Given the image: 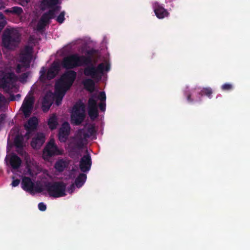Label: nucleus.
<instances>
[{
	"label": "nucleus",
	"mask_w": 250,
	"mask_h": 250,
	"mask_svg": "<svg viewBox=\"0 0 250 250\" xmlns=\"http://www.w3.org/2000/svg\"><path fill=\"white\" fill-rule=\"evenodd\" d=\"M77 73L73 70L63 73L55 84V90L53 94V101L57 105H60L66 91L72 85L76 79Z\"/></svg>",
	"instance_id": "f257e3e1"
},
{
	"label": "nucleus",
	"mask_w": 250,
	"mask_h": 250,
	"mask_svg": "<svg viewBox=\"0 0 250 250\" xmlns=\"http://www.w3.org/2000/svg\"><path fill=\"white\" fill-rule=\"evenodd\" d=\"M85 66L83 74L97 81L101 79L104 71H108L110 68L109 65H105L104 63H100L97 66H94L92 63V58L89 56L86 57Z\"/></svg>",
	"instance_id": "f03ea898"
},
{
	"label": "nucleus",
	"mask_w": 250,
	"mask_h": 250,
	"mask_svg": "<svg viewBox=\"0 0 250 250\" xmlns=\"http://www.w3.org/2000/svg\"><path fill=\"white\" fill-rule=\"evenodd\" d=\"M21 42V36L18 31L14 29H6L2 35V44L9 50H14Z\"/></svg>",
	"instance_id": "7ed1b4c3"
},
{
	"label": "nucleus",
	"mask_w": 250,
	"mask_h": 250,
	"mask_svg": "<svg viewBox=\"0 0 250 250\" xmlns=\"http://www.w3.org/2000/svg\"><path fill=\"white\" fill-rule=\"evenodd\" d=\"M66 186L63 182H55L53 183H48L46 188L50 197L59 198L66 195Z\"/></svg>",
	"instance_id": "20e7f679"
},
{
	"label": "nucleus",
	"mask_w": 250,
	"mask_h": 250,
	"mask_svg": "<svg viewBox=\"0 0 250 250\" xmlns=\"http://www.w3.org/2000/svg\"><path fill=\"white\" fill-rule=\"evenodd\" d=\"M59 64L54 62L50 68L48 69L45 75L46 70L44 67H42L40 71V79L41 81L44 82L46 80H50L54 79L60 71Z\"/></svg>",
	"instance_id": "39448f33"
},
{
	"label": "nucleus",
	"mask_w": 250,
	"mask_h": 250,
	"mask_svg": "<svg viewBox=\"0 0 250 250\" xmlns=\"http://www.w3.org/2000/svg\"><path fill=\"white\" fill-rule=\"evenodd\" d=\"M78 61V54L74 53L64 57L62 61L61 64L66 69H72L80 67Z\"/></svg>",
	"instance_id": "423d86ee"
},
{
	"label": "nucleus",
	"mask_w": 250,
	"mask_h": 250,
	"mask_svg": "<svg viewBox=\"0 0 250 250\" xmlns=\"http://www.w3.org/2000/svg\"><path fill=\"white\" fill-rule=\"evenodd\" d=\"M63 152V149L58 147L54 141H50L44 148L43 154L44 157L50 158L56 155H62Z\"/></svg>",
	"instance_id": "0eeeda50"
},
{
	"label": "nucleus",
	"mask_w": 250,
	"mask_h": 250,
	"mask_svg": "<svg viewBox=\"0 0 250 250\" xmlns=\"http://www.w3.org/2000/svg\"><path fill=\"white\" fill-rule=\"evenodd\" d=\"M22 188L26 192L32 194L35 190L37 192H41L42 189L41 188L35 187V184L29 177H24L22 179L21 184Z\"/></svg>",
	"instance_id": "6e6552de"
},
{
	"label": "nucleus",
	"mask_w": 250,
	"mask_h": 250,
	"mask_svg": "<svg viewBox=\"0 0 250 250\" xmlns=\"http://www.w3.org/2000/svg\"><path fill=\"white\" fill-rule=\"evenodd\" d=\"M55 18L54 16L53 11L49 10L48 11L44 13L41 17L40 20L37 25V29L38 31H41L43 30L45 27L49 24L50 20Z\"/></svg>",
	"instance_id": "1a4fd4ad"
},
{
	"label": "nucleus",
	"mask_w": 250,
	"mask_h": 250,
	"mask_svg": "<svg viewBox=\"0 0 250 250\" xmlns=\"http://www.w3.org/2000/svg\"><path fill=\"white\" fill-rule=\"evenodd\" d=\"M38 125V120L36 117L30 118L27 123L24 125V128L26 130L25 137L29 139L32 135V132H34L37 128Z\"/></svg>",
	"instance_id": "9d476101"
},
{
	"label": "nucleus",
	"mask_w": 250,
	"mask_h": 250,
	"mask_svg": "<svg viewBox=\"0 0 250 250\" xmlns=\"http://www.w3.org/2000/svg\"><path fill=\"white\" fill-rule=\"evenodd\" d=\"M34 99L32 97H26L22 104L21 110L25 118H28L31 114L33 108Z\"/></svg>",
	"instance_id": "9b49d317"
},
{
	"label": "nucleus",
	"mask_w": 250,
	"mask_h": 250,
	"mask_svg": "<svg viewBox=\"0 0 250 250\" xmlns=\"http://www.w3.org/2000/svg\"><path fill=\"white\" fill-rule=\"evenodd\" d=\"M70 125L67 122H64L59 130L58 137L61 142L64 143L68 139L70 133Z\"/></svg>",
	"instance_id": "f8f14e48"
},
{
	"label": "nucleus",
	"mask_w": 250,
	"mask_h": 250,
	"mask_svg": "<svg viewBox=\"0 0 250 250\" xmlns=\"http://www.w3.org/2000/svg\"><path fill=\"white\" fill-rule=\"evenodd\" d=\"M92 165L91 156L89 153L84 155L80 161L79 167L81 171L87 172L90 170Z\"/></svg>",
	"instance_id": "ddd939ff"
},
{
	"label": "nucleus",
	"mask_w": 250,
	"mask_h": 250,
	"mask_svg": "<svg viewBox=\"0 0 250 250\" xmlns=\"http://www.w3.org/2000/svg\"><path fill=\"white\" fill-rule=\"evenodd\" d=\"M88 114L91 120H95L99 115L97 102L91 97L88 101Z\"/></svg>",
	"instance_id": "4468645a"
},
{
	"label": "nucleus",
	"mask_w": 250,
	"mask_h": 250,
	"mask_svg": "<svg viewBox=\"0 0 250 250\" xmlns=\"http://www.w3.org/2000/svg\"><path fill=\"white\" fill-rule=\"evenodd\" d=\"M153 8L156 16L159 19L167 17L169 14L167 10L158 2L153 4Z\"/></svg>",
	"instance_id": "2eb2a0df"
},
{
	"label": "nucleus",
	"mask_w": 250,
	"mask_h": 250,
	"mask_svg": "<svg viewBox=\"0 0 250 250\" xmlns=\"http://www.w3.org/2000/svg\"><path fill=\"white\" fill-rule=\"evenodd\" d=\"M89 138L88 135L86 133L84 129H81L78 130L77 134V140L76 145L77 147L82 148L83 146L84 142Z\"/></svg>",
	"instance_id": "dca6fc26"
},
{
	"label": "nucleus",
	"mask_w": 250,
	"mask_h": 250,
	"mask_svg": "<svg viewBox=\"0 0 250 250\" xmlns=\"http://www.w3.org/2000/svg\"><path fill=\"white\" fill-rule=\"evenodd\" d=\"M45 142V136L42 133H38L37 135L33 138L31 146L34 149H39Z\"/></svg>",
	"instance_id": "f3484780"
},
{
	"label": "nucleus",
	"mask_w": 250,
	"mask_h": 250,
	"mask_svg": "<svg viewBox=\"0 0 250 250\" xmlns=\"http://www.w3.org/2000/svg\"><path fill=\"white\" fill-rule=\"evenodd\" d=\"M53 102V94L48 93L45 95L42 102V109L44 112L47 111Z\"/></svg>",
	"instance_id": "a211bd4d"
},
{
	"label": "nucleus",
	"mask_w": 250,
	"mask_h": 250,
	"mask_svg": "<svg viewBox=\"0 0 250 250\" xmlns=\"http://www.w3.org/2000/svg\"><path fill=\"white\" fill-rule=\"evenodd\" d=\"M21 163V159L16 154H13L10 156L9 163L13 169H17L20 168Z\"/></svg>",
	"instance_id": "6ab92c4d"
},
{
	"label": "nucleus",
	"mask_w": 250,
	"mask_h": 250,
	"mask_svg": "<svg viewBox=\"0 0 250 250\" xmlns=\"http://www.w3.org/2000/svg\"><path fill=\"white\" fill-rule=\"evenodd\" d=\"M85 117V113L83 112L82 113H72V122L75 125H80L84 120Z\"/></svg>",
	"instance_id": "aec40b11"
},
{
	"label": "nucleus",
	"mask_w": 250,
	"mask_h": 250,
	"mask_svg": "<svg viewBox=\"0 0 250 250\" xmlns=\"http://www.w3.org/2000/svg\"><path fill=\"white\" fill-rule=\"evenodd\" d=\"M19 57L20 62L23 64V67L26 68H29L33 56L20 53Z\"/></svg>",
	"instance_id": "412c9836"
},
{
	"label": "nucleus",
	"mask_w": 250,
	"mask_h": 250,
	"mask_svg": "<svg viewBox=\"0 0 250 250\" xmlns=\"http://www.w3.org/2000/svg\"><path fill=\"white\" fill-rule=\"evenodd\" d=\"M12 77L11 74H8L4 76L0 80V84L3 88H8L10 87L12 83Z\"/></svg>",
	"instance_id": "4be33fe9"
},
{
	"label": "nucleus",
	"mask_w": 250,
	"mask_h": 250,
	"mask_svg": "<svg viewBox=\"0 0 250 250\" xmlns=\"http://www.w3.org/2000/svg\"><path fill=\"white\" fill-rule=\"evenodd\" d=\"M47 124L49 128L51 130H54L56 128L58 125V118L56 114H53L48 119Z\"/></svg>",
	"instance_id": "5701e85b"
},
{
	"label": "nucleus",
	"mask_w": 250,
	"mask_h": 250,
	"mask_svg": "<svg viewBox=\"0 0 250 250\" xmlns=\"http://www.w3.org/2000/svg\"><path fill=\"white\" fill-rule=\"evenodd\" d=\"M86 175L84 173H80L75 181V184L78 188H80L85 183L86 179Z\"/></svg>",
	"instance_id": "b1692460"
},
{
	"label": "nucleus",
	"mask_w": 250,
	"mask_h": 250,
	"mask_svg": "<svg viewBox=\"0 0 250 250\" xmlns=\"http://www.w3.org/2000/svg\"><path fill=\"white\" fill-rule=\"evenodd\" d=\"M67 166V163L63 159H59L55 164L54 167L59 172H62Z\"/></svg>",
	"instance_id": "393cba45"
},
{
	"label": "nucleus",
	"mask_w": 250,
	"mask_h": 250,
	"mask_svg": "<svg viewBox=\"0 0 250 250\" xmlns=\"http://www.w3.org/2000/svg\"><path fill=\"white\" fill-rule=\"evenodd\" d=\"M92 78H88L83 81V84L84 88L88 91L92 92L95 86V83L92 79Z\"/></svg>",
	"instance_id": "a878e982"
},
{
	"label": "nucleus",
	"mask_w": 250,
	"mask_h": 250,
	"mask_svg": "<svg viewBox=\"0 0 250 250\" xmlns=\"http://www.w3.org/2000/svg\"><path fill=\"white\" fill-rule=\"evenodd\" d=\"M4 12L6 13H11L20 16L23 13V10L20 7L14 6L10 9H6Z\"/></svg>",
	"instance_id": "bb28decb"
},
{
	"label": "nucleus",
	"mask_w": 250,
	"mask_h": 250,
	"mask_svg": "<svg viewBox=\"0 0 250 250\" xmlns=\"http://www.w3.org/2000/svg\"><path fill=\"white\" fill-rule=\"evenodd\" d=\"M85 113V106L83 103L76 104L73 108V111L72 113Z\"/></svg>",
	"instance_id": "cd10ccee"
},
{
	"label": "nucleus",
	"mask_w": 250,
	"mask_h": 250,
	"mask_svg": "<svg viewBox=\"0 0 250 250\" xmlns=\"http://www.w3.org/2000/svg\"><path fill=\"white\" fill-rule=\"evenodd\" d=\"M23 138L22 136L17 135L14 139V145L17 149L22 151Z\"/></svg>",
	"instance_id": "c85d7f7f"
},
{
	"label": "nucleus",
	"mask_w": 250,
	"mask_h": 250,
	"mask_svg": "<svg viewBox=\"0 0 250 250\" xmlns=\"http://www.w3.org/2000/svg\"><path fill=\"white\" fill-rule=\"evenodd\" d=\"M212 90L209 87L203 88L201 91L199 92V94L201 96H206L209 98H211Z\"/></svg>",
	"instance_id": "c756f323"
},
{
	"label": "nucleus",
	"mask_w": 250,
	"mask_h": 250,
	"mask_svg": "<svg viewBox=\"0 0 250 250\" xmlns=\"http://www.w3.org/2000/svg\"><path fill=\"white\" fill-rule=\"evenodd\" d=\"M84 129L86 133L88 135L89 138L95 135L96 133L95 126L93 125H90Z\"/></svg>",
	"instance_id": "7c9ffc66"
},
{
	"label": "nucleus",
	"mask_w": 250,
	"mask_h": 250,
	"mask_svg": "<svg viewBox=\"0 0 250 250\" xmlns=\"http://www.w3.org/2000/svg\"><path fill=\"white\" fill-rule=\"evenodd\" d=\"M58 0H43V3L48 8H52L53 6L57 5Z\"/></svg>",
	"instance_id": "2f4dec72"
},
{
	"label": "nucleus",
	"mask_w": 250,
	"mask_h": 250,
	"mask_svg": "<svg viewBox=\"0 0 250 250\" xmlns=\"http://www.w3.org/2000/svg\"><path fill=\"white\" fill-rule=\"evenodd\" d=\"M33 48L29 45H26L20 53L33 56Z\"/></svg>",
	"instance_id": "473e14b6"
},
{
	"label": "nucleus",
	"mask_w": 250,
	"mask_h": 250,
	"mask_svg": "<svg viewBox=\"0 0 250 250\" xmlns=\"http://www.w3.org/2000/svg\"><path fill=\"white\" fill-rule=\"evenodd\" d=\"M6 23L5 18L3 14L0 12V32L4 27Z\"/></svg>",
	"instance_id": "72a5a7b5"
},
{
	"label": "nucleus",
	"mask_w": 250,
	"mask_h": 250,
	"mask_svg": "<svg viewBox=\"0 0 250 250\" xmlns=\"http://www.w3.org/2000/svg\"><path fill=\"white\" fill-rule=\"evenodd\" d=\"M86 56L80 55L78 54V62L80 64V66H85Z\"/></svg>",
	"instance_id": "f704fd0d"
},
{
	"label": "nucleus",
	"mask_w": 250,
	"mask_h": 250,
	"mask_svg": "<svg viewBox=\"0 0 250 250\" xmlns=\"http://www.w3.org/2000/svg\"><path fill=\"white\" fill-rule=\"evenodd\" d=\"M64 16H65V12L64 11L62 12L60 14V15L57 17V18L56 19L57 21L60 23H62L65 20Z\"/></svg>",
	"instance_id": "c9c22d12"
},
{
	"label": "nucleus",
	"mask_w": 250,
	"mask_h": 250,
	"mask_svg": "<svg viewBox=\"0 0 250 250\" xmlns=\"http://www.w3.org/2000/svg\"><path fill=\"white\" fill-rule=\"evenodd\" d=\"M221 88L224 91H229L232 89L233 85L230 83H226L222 85Z\"/></svg>",
	"instance_id": "e433bc0d"
},
{
	"label": "nucleus",
	"mask_w": 250,
	"mask_h": 250,
	"mask_svg": "<svg viewBox=\"0 0 250 250\" xmlns=\"http://www.w3.org/2000/svg\"><path fill=\"white\" fill-rule=\"evenodd\" d=\"M29 72H27L21 74L20 77V80L21 82H26L27 79L29 75Z\"/></svg>",
	"instance_id": "4c0bfd02"
},
{
	"label": "nucleus",
	"mask_w": 250,
	"mask_h": 250,
	"mask_svg": "<svg viewBox=\"0 0 250 250\" xmlns=\"http://www.w3.org/2000/svg\"><path fill=\"white\" fill-rule=\"evenodd\" d=\"M98 98L100 100V102H105L106 95L105 92L104 91L100 92L98 96Z\"/></svg>",
	"instance_id": "58836bf2"
},
{
	"label": "nucleus",
	"mask_w": 250,
	"mask_h": 250,
	"mask_svg": "<svg viewBox=\"0 0 250 250\" xmlns=\"http://www.w3.org/2000/svg\"><path fill=\"white\" fill-rule=\"evenodd\" d=\"M38 208L41 211H44L46 209V206L43 203L41 202L38 204Z\"/></svg>",
	"instance_id": "ea45409f"
},
{
	"label": "nucleus",
	"mask_w": 250,
	"mask_h": 250,
	"mask_svg": "<svg viewBox=\"0 0 250 250\" xmlns=\"http://www.w3.org/2000/svg\"><path fill=\"white\" fill-rule=\"evenodd\" d=\"M99 107L102 111L104 112L106 108L105 102H100L99 104Z\"/></svg>",
	"instance_id": "a19ab883"
},
{
	"label": "nucleus",
	"mask_w": 250,
	"mask_h": 250,
	"mask_svg": "<svg viewBox=\"0 0 250 250\" xmlns=\"http://www.w3.org/2000/svg\"><path fill=\"white\" fill-rule=\"evenodd\" d=\"M60 9H61V6H56V5L53 6L52 8H51V9H50L49 10L53 11L54 16L55 17V12L57 11H60Z\"/></svg>",
	"instance_id": "79ce46f5"
},
{
	"label": "nucleus",
	"mask_w": 250,
	"mask_h": 250,
	"mask_svg": "<svg viewBox=\"0 0 250 250\" xmlns=\"http://www.w3.org/2000/svg\"><path fill=\"white\" fill-rule=\"evenodd\" d=\"M20 183V180L19 179H17L15 180H14L12 181L11 185L13 187H15L18 186L19 185Z\"/></svg>",
	"instance_id": "37998d69"
},
{
	"label": "nucleus",
	"mask_w": 250,
	"mask_h": 250,
	"mask_svg": "<svg viewBox=\"0 0 250 250\" xmlns=\"http://www.w3.org/2000/svg\"><path fill=\"white\" fill-rule=\"evenodd\" d=\"M96 50H95L94 49H91L88 50L86 51V54L88 56L91 57V56L93 55L94 54H95L96 53Z\"/></svg>",
	"instance_id": "c03bdc74"
},
{
	"label": "nucleus",
	"mask_w": 250,
	"mask_h": 250,
	"mask_svg": "<svg viewBox=\"0 0 250 250\" xmlns=\"http://www.w3.org/2000/svg\"><path fill=\"white\" fill-rule=\"evenodd\" d=\"M75 186L74 184H72L70 185V186L68 188V191L69 193H71L73 192L75 189Z\"/></svg>",
	"instance_id": "a18cd8bd"
},
{
	"label": "nucleus",
	"mask_w": 250,
	"mask_h": 250,
	"mask_svg": "<svg viewBox=\"0 0 250 250\" xmlns=\"http://www.w3.org/2000/svg\"><path fill=\"white\" fill-rule=\"evenodd\" d=\"M23 66V64H18L17 66V68H16V72L17 73H20L21 72V68Z\"/></svg>",
	"instance_id": "49530a36"
},
{
	"label": "nucleus",
	"mask_w": 250,
	"mask_h": 250,
	"mask_svg": "<svg viewBox=\"0 0 250 250\" xmlns=\"http://www.w3.org/2000/svg\"><path fill=\"white\" fill-rule=\"evenodd\" d=\"M9 99L11 101L16 100V97L13 94L10 95Z\"/></svg>",
	"instance_id": "de8ad7c7"
},
{
	"label": "nucleus",
	"mask_w": 250,
	"mask_h": 250,
	"mask_svg": "<svg viewBox=\"0 0 250 250\" xmlns=\"http://www.w3.org/2000/svg\"><path fill=\"white\" fill-rule=\"evenodd\" d=\"M187 100L188 102H193V100L191 99V95L190 94H188V96H187Z\"/></svg>",
	"instance_id": "09e8293b"
},
{
	"label": "nucleus",
	"mask_w": 250,
	"mask_h": 250,
	"mask_svg": "<svg viewBox=\"0 0 250 250\" xmlns=\"http://www.w3.org/2000/svg\"><path fill=\"white\" fill-rule=\"evenodd\" d=\"M4 7V2L1 0H0V9L3 8Z\"/></svg>",
	"instance_id": "8fccbe9b"
},
{
	"label": "nucleus",
	"mask_w": 250,
	"mask_h": 250,
	"mask_svg": "<svg viewBox=\"0 0 250 250\" xmlns=\"http://www.w3.org/2000/svg\"><path fill=\"white\" fill-rule=\"evenodd\" d=\"M17 152L19 154H21V155H22V154H23V149H22V150H21V149H18L17 150Z\"/></svg>",
	"instance_id": "3c124183"
},
{
	"label": "nucleus",
	"mask_w": 250,
	"mask_h": 250,
	"mask_svg": "<svg viewBox=\"0 0 250 250\" xmlns=\"http://www.w3.org/2000/svg\"><path fill=\"white\" fill-rule=\"evenodd\" d=\"M15 97H16V100H18L21 98V95L19 94H17Z\"/></svg>",
	"instance_id": "603ef678"
}]
</instances>
